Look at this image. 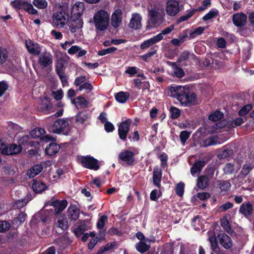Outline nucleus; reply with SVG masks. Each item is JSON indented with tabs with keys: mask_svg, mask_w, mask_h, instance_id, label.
I'll return each instance as SVG.
<instances>
[{
	"mask_svg": "<svg viewBox=\"0 0 254 254\" xmlns=\"http://www.w3.org/2000/svg\"><path fill=\"white\" fill-rule=\"evenodd\" d=\"M171 96L176 97L182 105L190 107L195 105L196 101V95L190 92L188 88L182 86L171 87L170 89Z\"/></svg>",
	"mask_w": 254,
	"mask_h": 254,
	"instance_id": "1",
	"label": "nucleus"
},
{
	"mask_svg": "<svg viewBox=\"0 0 254 254\" xmlns=\"http://www.w3.org/2000/svg\"><path fill=\"white\" fill-rule=\"evenodd\" d=\"M93 19L97 30L104 31L108 28L109 16L106 10L101 9L95 13Z\"/></svg>",
	"mask_w": 254,
	"mask_h": 254,
	"instance_id": "2",
	"label": "nucleus"
},
{
	"mask_svg": "<svg viewBox=\"0 0 254 254\" xmlns=\"http://www.w3.org/2000/svg\"><path fill=\"white\" fill-rule=\"evenodd\" d=\"M70 120L69 118L59 119L50 127L49 131L56 134L67 135L70 130Z\"/></svg>",
	"mask_w": 254,
	"mask_h": 254,
	"instance_id": "3",
	"label": "nucleus"
},
{
	"mask_svg": "<svg viewBox=\"0 0 254 254\" xmlns=\"http://www.w3.org/2000/svg\"><path fill=\"white\" fill-rule=\"evenodd\" d=\"M70 16L72 22L69 29L72 33L75 32L79 28V2H76L71 7Z\"/></svg>",
	"mask_w": 254,
	"mask_h": 254,
	"instance_id": "4",
	"label": "nucleus"
},
{
	"mask_svg": "<svg viewBox=\"0 0 254 254\" xmlns=\"http://www.w3.org/2000/svg\"><path fill=\"white\" fill-rule=\"evenodd\" d=\"M68 15L65 10L60 9L53 15V22L55 26L58 28L64 27L68 20Z\"/></svg>",
	"mask_w": 254,
	"mask_h": 254,
	"instance_id": "5",
	"label": "nucleus"
},
{
	"mask_svg": "<svg viewBox=\"0 0 254 254\" xmlns=\"http://www.w3.org/2000/svg\"><path fill=\"white\" fill-rule=\"evenodd\" d=\"M80 164L85 168L97 171L100 168V162L90 155L80 156Z\"/></svg>",
	"mask_w": 254,
	"mask_h": 254,
	"instance_id": "6",
	"label": "nucleus"
},
{
	"mask_svg": "<svg viewBox=\"0 0 254 254\" xmlns=\"http://www.w3.org/2000/svg\"><path fill=\"white\" fill-rule=\"evenodd\" d=\"M10 4L15 9H23L29 14H36L38 12L31 3L22 0H14L11 1Z\"/></svg>",
	"mask_w": 254,
	"mask_h": 254,
	"instance_id": "7",
	"label": "nucleus"
},
{
	"mask_svg": "<svg viewBox=\"0 0 254 254\" xmlns=\"http://www.w3.org/2000/svg\"><path fill=\"white\" fill-rule=\"evenodd\" d=\"M132 123L131 120L127 119L122 122L118 126V135L121 140L125 142L127 140V135L129 131L130 126Z\"/></svg>",
	"mask_w": 254,
	"mask_h": 254,
	"instance_id": "8",
	"label": "nucleus"
},
{
	"mask_svg": "<svg viewBox=\"0 0 254 254\" xmlns=\"http://www.w3.org/2000/svg\"><path fill=\"white\" fill-rule=\"evenodd\" d=\"M134 153L128 150H122L118 155L119 162L123 165L122 162H125L128 166H132L135 163Z\"/></svg>",
	"mask_w": 254,
	"mask_h": 254,
	"instance_id": "9",
	"label": "nucleus"
},
{
	"mask_svg": "<svg viewBox=\"0 0 254 254\" xmlns=\"http://www.w3.org/2000/svg\"><path fill=\"white\" fill-rule=\"evenodd\" d=\"M46 207L45 206L44 208L34 215L31 221L32 225L38 223L40 220H41L43 222H45L50 216L53 214V210L52 209H46Z\"/></svg>",
	"mask_w": 254,
	"mask_h": 254,
	"instance_id": "10",
	"label": "nucleus"
},
{
	"mask_svg": "<svg viewBox=\"0 0 254 254\" xmlns=\"http://www.w3.org/2000/svg\"><path fill=\"white\" fill-rule=\"evenodd\" d=\"M67 202L66 200H58L52 198L50 201L45 204V206H53L55 209L56 214L62 212L67 206Z\"/></svg>",
	"mask_w": 254,
	"mask_h": 254,
	"instance_id": "11",
	"label": "nucleus"
},
{
	"mask_svg": "<svg viewBox=\"0 0 254 254\" xmlns=\"http://www.w3.org/2000/svg\"><path fill=\"white\" fill-rule=\"evenodd\" d=\"M180 11L179 3L176 0H168L166 3V13L171 16H174Z\"/></svg>",
	"mask_w": 254,
	"mask_h": 254,
	"instance_id": "12",
	"label": "nucleus"
},
{
	"mask_svg": "<svg viewBox=\"0 0 254 254\" xmlns=\"http://www.w3.org/2000/svg\"><path fill=\"white\" fill-rule=\"evenodd\" d=\"M38 62L42 67H46L52 64L53 56L49 52H43L40 55Z\"/></svg>",
	"mask_w": 254,
	"mask_h": 254,
	"instance_id": "13",
	"label": "nucleus"
},
{
	"mask_svg": "<svg viewBox=\"0 0 254 254\" xmlns=\"http://www.w3.org/2000/svg\"><path fill=\"white\" fill-rule=\"evenodd\" d=\"M162 176V171L161 169L158 166H156L153 168V183L155 186L158 189L161 188V182Z\"/></svg>",
	"mask_w": 254,
	"mask_h": 254,
	"instance_id": "14",
	"label": "nucleus"
},
{
	"mask_svg": "<svg viewBox=\"0 0 254 254\" xmlns=\"http://www.w3.org/2000/svg\"><path fill=\"white\" fill-rule=\"evenodd\" d=\"M25 46L28 52L32 55L37 56L40 53L41 49L40 46L31 40L25 41Z\"/></svg>",
	"mask_w": 254,
	"mask_h": 254,
	"instance_id": "15",
	"label": "nucleus"
},
{
	"mask_svg": "<svg viewBox=\"0 0 254 254\" xmlns=\"http://www.w3.org/2000/svg\"><path fill=\"white\" fill-rule=\"evenodd\" d=\"M123 13L121 9H116L111 16V24L115 28H118L122 21Z\"/></svg>",
	"mask_w": 254,
	"mask_h": 254,
	"instance_id": "16",
	"label": "nucleus"
},
{
	"mask_svg": "<svg viewBox=\"0 0 254 254\" xmlns=\"http://www.w3.org/2000/svg\"><path fill=\"white\" fill-rule=\"evenodd\" d=\"M247 19L246 15L243 13L234 14L232 16L233 24L237 27L244 26L246 23Z\"/></svg>",
	"mask_w": 254,
	"mask_h": 254,
	"instance_id": "17",
	"label": "nucleus"
},
{
	"mask_svg": "<svg viewBox=\"0 0 254 254\" xmlns=\"http://www.w3.org/2000/svg\"><path fill=\"white\" fill-rule=\"evenodd\" d=\"M219 243L225 249H229L233 245L232 241L230 237L225 233L219 234L218 235Z\"/></svg>",
	"mask_w": 254,
	"mask_h": 254,
	"instance_id": "18",
	"label": "nucleus"
},
{
	"mask_svg": "<svg viewBox=\"0 0 254 254\" xmlns=\"http://www.w3.org/2000/svg\"><path fill=\"white\" fill-rule=\"evenodd\" d=\"M253 211V205L250 202H245L242 203L239 209V213L245 217H248L252 214Z\"/></svg>",
	"mask_w": 254,
	"mask_h": 254,
	"instance_id": "19",
	"label": "nucleus"
},
{
	"mask_svg": "<svg viewBox=\"0 0 254 254\" xmlns=\"http://www.w3.org/2000/svg\"><path fill=\"white\" fill-rule=\"evenodd\" d=\"M141 17L139 14L134 13L128 24V27L132 29H139L141 27Z\"/></svg>",
	"mask_w": 254,
	"mask_h": 254,
	"instance_id": "20",
	"label": "nucleus"
},
{
	"mask_svg": "<svg viewBox=\"0 0 254 254\" xmlns=\"http://www.w3.org/2000/svg\"><path fill=\"white\" fill-rule=\"evenodd\" d=\"M22 150L20 145H17L15 144L7 145L6 149L4 151V154L11 155L18 154Z\"/></svg>",
	"mask_w": 254,
	"mask_h": 254,
	"instance_id": "21",
	"label": "nucleus"
},
{
	"mask_svg": "<svg viewBox=\"0 0 254 254\" xmlns=\"http://www.w3.org/2000/svg\"><path fill=\"white\" fill-rule=\"evenodd\" d=\"M32 188L35 192L41 193L47 189V186L44 183L40 181L33 180Z\"/></svg>",
	"mask_w": 254,
	"mask_h": 254,
	"instance_id": "22",
	"label": "nucleus"
},
{
	"mask_svg": "<svg viewBox=\"0 0 254 254\" xmlns=\"http://www.w3.org/2000/svg\"><path fill=\"white\" fill-rule=\"evenodd\" d=\"M209 178L206 175H201L197 179V186L201 190H204L209 185Z\"/></svg>",
	"mask_w": 254,
	"mask_h": 254,
	"instance_id": "23",
	"label": "nucleus"
},
{
	"mask_svg": "<svg viewBox=\"0 0 254 254\" xmlns=\"http://www.w3.org/2000/svg\"><path fill=\"white\" fill-rule=\"evenodd\" d=\"M68 216L71 220H76L79 216V210L74 205L70 206L68 209Z\"/></svg>",
	"mask_w": 254,
	"mask_h": 254,
	"instance_id": "24",
	"label": "nucleus"
},
{
	"mask_svg": "<svg viewBox=\"0 0 254 254\" xmlns=\"http://www.w3.org/2000/svg\"><path fill=\"white\" fill-rule=\"evenodd\" d=\"M43 169V166L41 164H36L28 170L27 175L30 178H33L41 173Z\"/></svg>",
	"mask_w": 254,
	"mask_h": 254,
	"instance_id": "25",
	"label": "nucleus"
},
{
	"mask_svg": "<svg viewBox=\"0 0 254 254\" xmlns=\"http://www.w3.org/2000/svg\"><path fill=\"white\" fill-rule=\"evenodd\" d=\"M158 38H160V37H156V36H155L150 39L144 41L140 46V49L144 50L147 49L152 45L159 42V39Z\"/></svg>",
	"mask_w": 254,
	"mask_h": 254,
	"instance_id": "26",
	"label": "nucleus"
},
{
	"mask_svg": "<svg viewBox=\"0 0 254 254\" xmlns=\"http://www.w3.org/2000/svg\"><path fill=\"white\" fill-rule=\"evenodd\" d=\"M204 165L205 162L204 161L195 162L190 168L191 174L193 176L196 173L200 172Z\"/></svg>",
	"mask_w": 254,
	"mask_h": 254,
	"instance_id": "27",
	"label": "nucleus"
},
{
	"mask_svg": "<svg viewBox=\"0 0 254 254\" xmlns=\"http://www.w3.org/2000/svg\"><path fill=\"white\" fill-rule=\"evenodd\" d=\"M60 146L56 143H51L45 149V152L48 155H53L58 153Z\"/></svg>",
	"mask_w": 254,
	"mask_h": 254,
	"instance_id": "28",
	"label": "nucleus"
},
{
	"mask_svg": "<svg viewBox=\"0 0 254 254\" xmlns=\"http://www.w3.org/2000/svg\"><path fill=\"white\" fill-rule=\"evenodd\" d=\"M56 226L60 228L62 230H64L68 227V221L65 215H60L58 218Z\"/></svg>",
	"mask_w": 254,
	"mask_h": 254,
	"instance_id": "29",
	"label": "nucleus"
},
{
	"mask_svg": "<svg viewBox=\"0 0 254 254\" xmlns=\"http://www.w3.org/2000/svg\"><path fill=\"white\" fill-rule=\"evenodd\" d=\"M76 93L75 91L72 89H70L67 92V97L71 100V103L74 105L76 107L78 108V105H79V97H77L74 98L76 96Z\"/></svg>",
	"mask_w": 254,
	"mask_h": 254,
	"instance_id": "30",
	"label": "nucleus"
},
{
	"mask_svg": "<svg viewBox=\"0 0 254 254\" xmlns=\"http://www.w3.org/2000/svg\"><path fill=\"white\" fill-rule=\"evenodd\" d=\"M129 94L128 92L120 91L115 95V99L120 103H124L128 99Z\"/></svg>",
	"mask_w": 254,
	"mask_h": 254,
	"instance_id": "31",
	"label": "nucleus"
},
{
	"mask_svg": "<svg viewBox=\"0 0 254 254\" xmlns=\"http://www.w3.org/2000/svg\"><path fill=\"white\" fill-rule=\"evenodd\" d=\"M135 248L140 253L143 254L149 250L150 246L144 242L140 241L136 244Z\"/></svg>",
	"mask_w": 254,
	"mask_h": 254,
	"instance_id": "32",
	"label": "nucleus"
},
{
	"mask_svg": "<svg viewBox=\"0 0 254 254\" xmlns=\"http://www.w3.org/2000/svg\"><path fill=\"white\" fill-rule=\"evenodd\" d=\"M26 214L23 212L20 213L18 216L13 219L12 225L14 227H17L26 219Z\"/></svg>",
	"mask_w": 254,
	"mask_h": 254,
	"instance_id": "33",
	"label": "nucleus"
},
{
	"mask_svg": "<svg viewBox=\"0 0 254 254\" xmlns=\"http://www.w3.org/2000/svg\"><path fill=\"white\" fill-rule=\"evenodd\" d=\"M157 48L158 47L157 46L152 47L150 49V51L141 56V59L143 61L147 62L150 58L156 54Z\"/></svg>",
	"mask_w": 254,
	"mask_h": 254,
	"instance_id": "34",
	"label": "nucleus"
},
{
	"mask_svg": "<svg viewBox=\"0 0 254 254\" xmlns=\"http://www.w3.org/2000/svg\"><path fill=\"white\" fill-rule=\"evenodd\" d=\"M208 240L211 245V250L214 253L216 252L217 249L218 248V242L215 234L209 237Z\"/></svg>",
	"mask_w": 254,
	"mask_h": 254,
	"instance_id": "35",
	"label": "nucleus"
},
{
	"mask_svg": "<svg viewBox=\"0 0 254 254\" xmlns=\"http://www.w3.org/2000/svg\"><path fill=\"white\" fill-rule=\"evenodd\" d=\"M253 168V166L251 164L244 165L240 173V176L243 178L246 177Z\"/></svg>",
	"mask_w": 254,
	"mask_h": 254,
	"instance_id": "36",
	"label": "nucleus"
},
{
	"mask_svg": "<svg viewBox=\"0 0 254 254\" xmlns=\"http://www.w3.org/2000/svg\"><path fill=\"white\" fill-rule=\"evenodd\" d=\"M45 133L44 129L41 127H36L31 131L30 134L33 138H38L44 134Z\"/></svg>",
	"mask_w": 254,
	"mask_h": 254,
	"instance_id": "37",
	"label": "nucleus"
},
{
	"mask_svg": "<svg viewBox=\"0 0 254 254\" xmlns=\"http://www.w3.org/2000/svg\"><path fill=\"white\" fill-rule=\"evenodd\" d=\"M90 116L86 111L85 112L80 111V124L84 125L85 124V126L90 125V122L88 120Z\"/></svg>",
	"mask_w": 254,
	"mask_h": 254,
	"instance_id": "38",
	"label": "nucleus"
},
{
	"mask_svg": "<svg viewBox=\"0 0 254 254\" xmlns=\"http://www.w3.org/2000/svg\"><path fill=\"white\" fill-rule=\"evenodd\" d=\"M169 111L170 114V118L172 119H177L181 115L180 110L174 106L171 107Z\"/></svg>",
	"mask_w": 254,
	"mask_h": 254,
	"instance_id": "39",
	"label": "nucleus"
},
{
	"mask_svg": "<svg viewBox=\"0 0 254 254\" xmlns=\"http://www.w3.org/2000/svg\"><path fill=\"white\" fill-rule=\"evenodd\" d=\"M116 243L114 242L107 243L105 246L102 247L96 254H102L105 252L114 249Z\"/></svg>",
	"mask_w": 254,
	"mask_h": 254,
	"instance_id": "40",
	"label": "nucleus"
},
{
	"mask_svg": "<svg viewBox=\"0 0 254 254\" xmlns=\"http://www.w3.org/2000/svg\"><path fill=\"white\" fill-rule=\"evenodd\" d=\"M187 14L182 15L177 19L176 22L177 24H180L182 22L188 20L193 15V11H191V9L187 10Z\"/></svg>",
	"mask_w": 254,
	"mask_h": 254,
	"instance_id": "41",
	"label": "nucleus"
},
{
	"mask_svg": "<svg viewBox=\"0 0 254 254\" xmlns=\"http://www.w3.org/2000/svg\"><path fill=\"white\" fill-rule=\"evenodd\" d=\"M108 221V216L105 215L101 216L98 219L96 227L98 229L104 228L105 223Z\"/></svg>",
	"mask_w": 254,
	"mask_h": 254,
	"instance_id": "42",
	"label": "nucleus"
},
{
	"mask_svg": "<svg viewBox=\"0 0 254 254\" xmlns=\"http://www.w3.org/2000/svg\"><path fill=\"white\" fill-rule=\"evenodd\" d=\"M219 12L217 9H211L209 12L206 13L203 17V21H207L211 19L218 15Z\"/></svg>",
	"mask_w": 254,
	"mask_h": 254,
	"instance_id": "43",
	"label": "nucleus"
},
{
	"mask_svg": "<svg viewBox=\"0 0 254 254\" xmlns=\"http://www.w3.org/2000/svg\"><path fill=\"white\" fill-rule=\"evenodd\" d=\"M224 116L223 114L219 111H216L209 116L208 119L212 121H217L222 119Z\"/></svg>",
	"mask_w": 254,
	"mask_h": 254,
	"instance_id": "44",
	"label": "nucleus"
},
{
	"mask_svg": "<svg viewBox=\"0 0 254 254\" xmlns=\"http://www.w3.org/2000/svg\"><path fill=\"white\" fill-rule=\"evenodd\" d=\"M93 88V86L90 81L87 82H80V91L86 90V93L90 92Z\"/></svg>",
	"mask_w": 254,
	"mask_h": 254,
	"instance_id": "45",
	"label": "nucleus"
},
{
	"mask_svg": "<svg viewBox=\"0 0 254 254\" xmlns=\"http://www.w3.org/2000/svg\"><path fill=\"white\" fill-rule=\"evenodd\" d=\"M8 58V52L6 49L0 47V64L5 62Z\"/></svg>",
	"mask_w": 254,
	"mask_h": 254,
	"instance_id": "46",
	"label": "nucleus"
},
{
	"mask_svg": "<svg viewBox=\"0 0 254 254\" xmlns=\"http://www.w3.org/2000/svg\"><path fill=\"white\" fill-rule=\"evenodd\" d=\"M11 227V224L5 220L0 221V233L7 231Z\"/></svg>",
	"mask_w": 254,
	"mask_h": 254,
	"instance_id": "47",
	"label": "nucleus"
},
{
	"mask_svg": "<svg viewBox=\"0 0 254 254\" xmlns=\"http://www.w3.org/2000/svg\"><path fill=\"white\" fill-rule=\"evenodd\" d=\"M117 50V48L115 47H111L110 48H108L107 49H103L100 50L98 52V55L100 56H103L105 55L108 54H112L114 53L115 51H116Z\"/></svg>",
	"mask_w": 254,
	"mask_h": 254,
	"instance_id": "48",
	"label": "nucleus"
},
{
	"mask_svg": "<svg viewBox=\"0 0 254 254\" xmlns=\"http://www.w3.org/2000/svg\"><path fill=\"white\" fill-rule=\"evenodd\" d=\"M90 219L80 220V235L83 233V231L88 230L90 228Z\"/></svg>",
	"mask_w": 254,
	"mask_h": 254,
	"instance_id": "49",
	"label": "nucleus"
},
{
	"mask_svg": "<svg viewBox=\"0 0 254 254\" xmlns=\"http://www.w3.org/2000/svg\"><path fill=\"white\" fill-rule=\"evenodd\" d=\"M205 29L204 27H198L194 29V31L190 33V36L191 38H194L196 37L197 35H201Z\"/></svg>",
	"mask_w": 254,
	"mask_h": 254,
	"instance_id": "50",
	"label": "nucleus"
},
{
	"mask_svg": "<svg viewBox=\"0 0 254 254\" xmlns=\"http://www.w3.org/2000/svg\"><path fill=\"white\" fill-rule=\"evenodd\" d=\"M33 3L39 9H44L48 5L47 2L45 0H34Z\"/></svg>",
	"mask_w": 254,
	"mask_h": 254,
	"instance_id": "51",
	"label": "nucleus"
},
{
	"mask_svg": "<svg viewBox=\"0 0 254 254\" xmlns=\"http://www.w3.org/2000/svg\"><path fill=\"white\" fill-rule=\"evenodd\" d=\"M174 28V25H172L170 26L169 27L166 28L163 30H162L161 31V33L157 35L156 36V37H158V36L160 37V38H159V41H160L163 38V35H167V34H170L173 30Z\"/></svg>",
	"mask_w": 254,
	"mask_h": 254,
	"instance_id": "52",
	"label": "nucleus"
},
{
	"mask_svg": "<svg viewBox=\"0 0 254 254\" xmlns=\"http://www.w3.org/2000/svg\"><path fill=\"white\" fill-rule=\"evenodd\" d=\"M190 135V132L187 130L182 131L180 134V138L181 143L185 144L187 140L189 139Z\"/></svg>",
	"mask_w": 254,
	"mask_h": 254,
	"instance_id": "53",
	"label": "nucleus"
},
{
	"mask_svg": "<svg viewBox=\"0 0 254 254\" xmlns=\"http://www.w3.org/2000/svg\"><path fill=\"white\" fill-rule=\"evenodd\" d=\"M64 62L63 60H58L56 65V70L58 75L64 74Z\"/></svg>",
	"mask_w": 254,
	"mask_h": 254,
	"instance_id": "54",
	"label": "nucleus"
},
{
	"mask_svg": "<svg viewBox=\"0 0 254 254\" xmlns=\"http://www.w3.org/2000/svg\"><path fill=\"white\" fill-rule=\"evenodd\" d=\"M190 53L187 51H184L182 52L178 59L177 63H181L186 62L189 58Z\"/></svg>",
	"mask_w": 254,
	"mask_h": 254,
	"instance_id": "55",
	"label": "nucleus"
},
{
	"mask_svg": "<svg viewBox=\"0 0 254 254\" xmlns=\"http://www.w3.org/2000/svg\"><path fill=\"white\" fill-rule=\"evenodd\" d=\"M235 170L234 164L228 163L225 166L223 171L226 174H232Z\"/></svg>",
	"mask_w": 254,
	"mask_h": 254,
	"instance_id": "56",
	"label": "nucleus"
},
{
	"mask_svg": "<svg viewBox=\"0 0 254 254\" xmlns=\"http://www.w3.org/2000/svg\"><path fill=\"white\" fill-rule=\"evenodd\" d=\"M221 223V226L227 233H231L232 232L233 230L232 229L229 222L227 218L222 220Z\"/></svg>",
	"mask_w": 254,
	"mask_h": 254,
	"instance_id": "57",
	"label": "nucleus"
},
{
	"mask_svg": "<svg viewBox=\"0 0 254 254\" xmlns=\"http://www.w3.org/2000/svg\"><path fill=\"white\" fill-rule=\"evenodd\" d=\"M43 104L40 107V109L44 112L49 111L51 109V104L49 100L46 98L43 101Z\"/></svg>",
	"mask_w": 254,
	"mask_h": 254,
	"instance_id": "58",
	"label": "nucleus"
},
{
	"mask_svg": "<svg viewBox=\"0 0 254 254\" xmlns=\"http://www.w3.org/2000/svg\"><path fill=\"white\" fill-rule=\"evenodd\" d=\"M252 109V106L250 104L247 105L243 107L239 111L238 114L240 116H244L247 115L249 112Z\"/></svg>",
	"mask_w": 254,
	"mask_h": 254,
	"instance_id": "59",
	"label": "nucleus"
},
{
	"mask_svg": "<svg viewBox=\"0 0 254 254\" xmlns=\"http://www.w3.org/2000/svg\"><path fill=\"white\" fill-rule=\"evenodd\" d=\"M195 196L200 200L204 201L210 197V194L207 192H201L197 193Z\"/></svg>",
	"mask_w": 254,
	"mask_h": 254,
	"instance_id": "60",
	"label": "nucleus"
},
{
	"mask_svg": "<svg viewBox=\"0 0 254 254\" xmlns=\"http://www.w3.org/2000/svg\"><path fill=\"white\" fill-rule=\"evenodd\" d=\"M185 185L182 182H180L177 185L176 188V193L178 196H182L184 192Z\"/></svg>",
	"mask_w": 254,
	"mask_h": 254,
	"instance_id": "61",
	"label": "nucleus"
},
{
	"mask_svg": "<svg viewBox=\"0 0 254 254\" xmlns=\"http://www.w3.org/2000/svg\"><path fill=\"white\" fill-rule=\"evenodd\" d=\"M28 202V200L25 198L24 199H18L14 203V207L17 208H20L26 205Z\"/></svg>",
	"mask_w": 254,
	"mask_h": 254,
	"instance_id": "62",
	"label": "nucleus"
},
{
	"mask_svg": "<svg viewBox=\"0 0 254 254\" xmlns=\"http://www.w3.org/2000/svg\"><path fill=\"white\" fill-rule=\"evenodd\" d=\"M91 103L83 95H80V108H88L91 106Z\"/></svg>",
	"mask_w": 254,
	"mask_h": 254,
	"instance_id": "63",
	"label": "nucleus"
},
{
	"mask_svg": "<svg viewBox=\"0 0 254 254\" xmlns=\"http://www.w3.org/2000/svg\"><path fill=\"white\" fill-rule=\"evenodd\" d=\"M216 143L217 140L215 139L213 137H210L204 140L203 145H202V146L208 147L209 146L215 145Z\"/></svg>",
	"mask_w": 254,
	"mask_h": 254,
	"instance_id": "64",
	"label": "nucleus"
}]
</instances>
